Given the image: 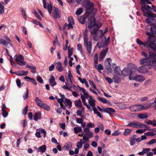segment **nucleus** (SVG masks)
Listing matches in <instances>:
<instances>
[{
    "label": "nucleus",
    "mask_w": 156,
    "mask_h": 156,
    "mask_svg": "<svg viewBox=\"0 0 156 156\" xmlns=\"http://www.w3.org/2000/svg\"><path fill=\"white\" fill-rule=\"evenodd\" d=\"M140 64L143 66L137 69L138 72L143 74L147 73L148 69L153 68L156 65V53L150 52L148 58L141 59Z\"/></svg>",
    "instance_id": "1"
},
{
    "label": "nucleus",
    "mask_w": 156,
    "mask_h": 156,
    "mask_svg": "<svg viewBox=\"0 0 156 156\" xmlns=\"http://www.w3.org/2000/svg\"><path fill=\"white\" fill-rule=\"evenodd\" d=\"M96 21V20L95 17L94 16H92L88 18L87 23L86 24L88 28L90 29V31L91 34H94L93 37V39L95 41L98 40L97 34V31L102 26L101 23L99 25L97 24Z\"/></svg>",
    "instance_id": "2"
},
{
    "label": "nucleus",
    "mask_w": 156,
    "mask_h": 156,
    "mask_svg": "<svg viewBox=\"0 0 156 156\" xmlns=\"http://www.w3.org/2000/svg\"><path fill=\"white\" fill-rule=\"evenodd\" d=\"M149 36L144 42L141 41L138 38L136 39V42L138 44L147 46L156 52V44L155 43L156 41V36H153V37L154 38L152 37L149 38Z\"/></svg>",
    "instance_id": "3"
},
{
    "label": "nucleus",
    "mask_w": 156,
    "mask_h": 156,
    "mask_svg": "<svg viewBox=\"0 0 156 156\" xmlns=\"http://www.w3.org/2000/svg\"><path fill=\"white\" fill-rule=\"evenodd\" d=\"M147 16L148 18L146 19V22L151 26L150 29L151 32H146V34L149 36V38L152 37L154 38L153 37V36H156L155 35L156 34V24L154 23H152L149 16Z\"/></svg>",
    "instance_id": "4"
},
{
    "label": "nucleus",
    "mask_w": 156,
    "mask_h": 156,
    "mask_svg": "<svg viewBox=\"0 0 156 156\" xmlns=\"http://www.w3.org/2000/svg\"><path fill=\"white\" fill-rule=\"evenodd\" d=\"M150 107L149 104L147 103L142 105H136L130 107L129 109L131 111L134 112H138L143 110L147 109Z\"/></svg>",
    "instance_id": "5"
},
{
    "label": "nucleus",
    "mask_w": 156,
    "mask_h": 156,
    "mask_svg": "<svg viewBox=\"0 0 156 156\" xmlns=\"http://www.w3.org/2000/svg\"><path fill=\"white\" fill-rule=\"evenodd\" d=\"M14 60L17 62V64L20 66L25 65L26 62L24 61V58L23 55L20 54L16 55L14 57Z\"/></svg>",
    "instance_id": "6"
},
{
    "label": "nucleus",
    "mask_w": 156,
    "mask_h": 156,
    "mask_svg": "<svg viewBox=\"0 0 156 156\" xmlns=\"http://www.w3.org/2000/svg\"><path fill=\"white\" fill-rule=\"evenodd\" d=\"M141 123L136 121L129 122L126 126L127 127H132L134 128L138 129L141 127L140 126Z\"/></svg>",
    "instance_id": "7"
},
{
    "label": "nucleus",
    "mask_w": 156,
    "mask_h": 156,
    "mask_svg": "<svg viewBox=\"0 0 156 156\" xmlns=\"http://www.w3.org/2000/svg\"><path fill=\"white\" fill-rule=\"evenodd\" d=\"M54 9L52 12V15L55 19L59 18L61 17V12L58 8L53 7Z\"/></svg>",
    "instance_id": "8"
},
{
    "label": "nucleus",
    "mask_w": 156,
    "mask_h": 156,
    "mask_svg": "<svg viewBox=\"0 0 156 156\" xmlns=\"http://www.w3.org/2000/svg\"><path fill=\"white\" fill-rule=\"evenodd\" d=\"M112 61L111 59L110 58L106 59L105 62V68L108 71L111 72L112 69L111 68V65L110 62Z\"/></svg>",
    "instance_id": "9"
},
{
    "label": "nucleus",
    "mask_w": 156,
    "mask_h": 156,
    "mask_svg": "<svg viewBox=\"0 0 156 156\" xmlns=\"http://www.w3.org/2000/svg\"><path fill=\"white\" fill-rule=\"evenodd\" d=\"M121 73L122 75L124 76L128 75L130 76L132 75L133 72L131 69L129 68H125L121 71Z\"/></svg>",
    "instance_id": "10"
},
{
    "label": "nucleus",
    "mask_w": 156,
    "mask_h": 156,
    "mask_svg": "<svg viewBox=\"0 0 156 156\" xmlns=\"http://www.w3.org/2000/svg\"><path fill=\"white\" fill-rule=\"evenodd\" d=\"M144 15L146 17L148 16L151 22L154 21L155 23H156V19H154L156 18V14L153 13L152 12H149L147 13V15L144 14Z\"/></svg>",
    "instance_id": "11"
},
{
    "label": "nucleus",
    "mask_w": 156,
    "mask_h": 156,
    "mask_svg": "<svg viewBox=\"0 0 156 156\" xmlns=\"http://www.w3.org/2000/svg\"><path fill=\"white\" fill-rule=\"evenodd\" d=\"M141 10L142 12L145 14L147 15V13L149 12H151L150 10H152L151 8L149 5H142Z\"/></svg>",
    "instance_id": "12"
},
{
    "label": "nucleus",
    "mask_w": 156,
    "mask_h": 156,
    "mask_svg": "<svg viewBox=\"0 0 156 156\" xmlns=\"http://www.w3.org/2000/svg\"><path fill=\"white\" fill-rule=\"evenodd\" d=\"M108 50V48H107L106 49H103L101 50L100 54V57L99 58V61L100 62L102 61L103 59L104 58Z\"/></svg>",
    "instance_id": "13"
},
{
    "label": "nucleus",
    "mask_w": 156,
    "mask_h": 156,
    "mask_svg": "<svg viewBox=\"0 0 156 156\" xmlns=\"http://www.w3.org/2000/svg\"><path fill=\"white\" fill-rule=\"evenodd\" d=\"M85 45L87 47V50L88 53H90L91 51L92 43L90 41L84 42Z\"/></svg>",
    "instance_id": "14"
},
{
    "label": "nucleus",
    "mask_w": 156,
    "mask_h": 156,
    "mask_svg": "<svg viewBox=\"0 0 156 156\" xmlns=\"http://www.w3.org/2000/svg\"><path fill=\"white\" fill-rule=\"evenodd\" d=\"M84 131L85 132L84 135L87 136L89 138H92L93 137V133L89 130V128L88 127L84 129Z\"/></svg>",
    "instance_id": "15"
},
{
    "label": "nucleus",
    "mask_w": 156,
    "mask_h": 156,
    "mask_svg": "<svg viewBox=\"0 0 156 156\" xmlns=\"http://www.w3.org/2000/svg\"><path fill=\"white\" fill-rule=\"evenodd\" d=\"M41 112H36L34 115V119L35 121H37L38 119H41Z\"/></svg>",
    "instance_id": "16"
},
{
    "label": "nucleus",
    "mask_w": 156,
    "mask_h": 156,
    "mask_svg": "<svg viewBox=\"0 0 156 156\" xmlns=\"http://www.w3.org/2000/svg\"><path fill=\"white\" fill-rule=\"evenodd\" d=\"M94 3L91 2L87 7H86V12L88 13H90L93 10L94 8Z\"/></svg>",
    "instance_id": "17"
},
{
    "label": "nucleus",
    "mask_w": 156,
    "mask_h": 156,
    "mask_svg": "<svg viewBox=\"0 0 156 156\" xmlns=\"http://www.w3.org/2000/svg\"><path fill=\"white\" fill-rule=\"evenodd\" d=\"M65 101L64 103L65 105L67 107L69 105L68 108H71L72 106V103L71 101L69 99L66 98H65Z\"/></svg>",
    "instance_id": "18"
},
{
    "label": "nucleus",
    "mask_w": 156,
    "mask_h": 156,
    "mask_svg": "<svg viewBox=\"0 0 156 156\" xmlns=\"http://www.w3.org/2000/svg\"><path fill=\"white\" fill-rule=\"evenodd\" d=\"M134 79L137 81L142 82L144 80L145 78L142 76L137 75L134 76Z\"/></svg>",
    "instance_id": "19"
},
{
    "label": "nucleus",
    "mask_w": 156,
    "mask_h": 156,
    "mask_svg": "<svg viewBox=\"0 0 156 156\" xmlns=\"http://www.w3.org/2000/svg\"><path fill=\"white\" fill-rule=\"evenodd\" d=\"M46 150V146L45 145H44L38 147L37 151L40 152L41 154H43L45 151Z\"/></svg>",
    "instance_id": "20"
},
{
    "label": "nucleus",
    "mask_w": 156,
    "mask_h": 156,
    "mask_svg": "<svg viewBox=\"0 0 156 156\" xmlns=\"http://www.w3.org/2000/svg\"><path fill=\"white\" fill-rule=\"evenodd\" d=\"M75 105L78 108H81L82 107V105L80 99L76 100L74 101Z\"/></svg>",
    "instance_id": "21"
},
{
    "label": "nucleus",
    "mask_w": 156,
    "mask_h": 156,
    "mask_svg": "<svg viewBox=\"0 0 156 156\" xmlns=\"http://www.w3.org/2000/svg\"><path fill=\"white\" fill-rule=\"evenodd\" d=\"M62 63L60 62H58L57 63V65L56 66V69L58 71L61 72L63 70V67L62 66Z\"/></svg>",
    "instance_id": "22"
},
{
    "label": "nucleus",
    "mask_w": 156,
    "mask_h": 156,
    "mask_svg": "<svg viewBox=\"0 0 156 156\" xmlns=\"http://www.w3.org/2000/svg\"><path fill=\"white\" fill-rule=\"evenodd\" d=\"M150 150V148H143L142 151L139 152L138 154L140 155H144L145 154L147 153Z\"/></svg>",
    "instance_id": "23"
},
{
    "label": "nucleus",
    "mask_w": 156,
    "mask_h": 156,
    "mask_svg": "<svg viewBox=\"0 0 156 156\" xmlns=\"http://www.w3.org/2000/svg\"><path fill=\"white\" fill-rule=\"evenodd\" d=\"M2 44L4 45L5 47H6L8 44H10L12 46V44L8 41H7L5 40L0 38V44Z\"/></svg>",
    "instance_id": "24"
},
{
    "label": "nucleus",
    "mask_w": 156,
    "mask_h": 156,
    "mask_svg": "<svg viewBox=\"0 0 156 156\" xmlns=\"http://www.w3.org/2000/svg\"><path fill=\"white\" fill-rule=\"evenodd\" d=\"M100 31L101 32V35L102 36H104L105 39V40L104 43V46H108L110 43V41L106 39V37L105 36H104V34L103 33L102 30H100Z\"/></svg>",
    "instance_id": "25"
},
{
    "label": "nucleus",
    "mask_w": 156,
    "mask_h": 156,
    "mask_svg": "<svg viewBox=\"0 0 156 156\" xmlns=\"http://www.w3.org/2000/svg\"><path fill=\"white\" fill-rule=\"evenodd\" d=\"M73 130L74 133L76 134H78L79 133L81 132L82 131V128L80 126H77L74 127Z\"/></svg>",
    "instance_id": "26"
},
{
    "label": "nucleus",
    "mask_w": 156,
    "mask_h": 156,
    "mask_svg": "<svg viewBox=\"0 0 156 156\" xmlns=\"http://www.w3.org/2000/svg\"><path fill=\"white\" fill-rule=\"evenodd\" d=\"M40 107L47 111H49L50 110V107L49 106L43 103H42Z\"/></svg>",
    "instance_id": "27"
},
{
    "label": "nucleus",
    "mask_w": 156,
    "mask_h": 156,
    "mask_svg": "<svg viewBox=\"0 0 156 156\" xmlns=\"http://www.w3.org/2000/svg\"><path fill=\"white\" fill-rule=\"evenodd\" d=\"M73 78V76L72 75L70 71L68 72V73L66 75V80L67 81H69L71 80Z\"/></svg>",
    "instance_id": "28"
},
{
    "label": "nucleus",
    "mask_w": 156,
    "mask_h": 156,
    "mask_svg": "<svg viewBox=\"0 0 156 156\" xmlns=\"http://www.w3.org/2000/svg\"><path fill=\"white\" fill-rule=\"evenodd\" d=\"M113 81L115 83H119L120 81V77L116 75H114L113 78Z\"/></svg>",
    "instance_id": "29"
},
{
    "label": "nucleus",
    "mask_w": 156,
    "mask_h": 156,
    "mask_svg": "<svg viewBox=\"0 0 156 156\" xmlns=\"http://www.w3.org/2000/svg\"><path fill=\"white\" fill-rule=\"evenodd\" d=\"M132 131V129H126L123 133V134L125 136H128L131 133Z\"/></svg>",
    "instance_id": "30"
},
{
    "label": "nucleus",
    "mask_w": 156,
    "mask_h": 156,
    "mask_svg": "<svg viewBox=\"0 0 156 156\" xmlns=\"http://www.w3.org/2000/svg\"><path fill=\"white\" fill-rule=\"evenodd\" d=\"M78 21L80 23L84 24L86 22V18L84 16H81L78 19Z\"/></svg>",
    "instance_id": "31"
},
{
    "label": "nucleus",
    "mask_w": 156,
    "mask_h": 156,
    "mask_svg": "<svg viewBox=\"0 0 156 156\" xmlns=\"http://www.w3.org/2000/svg\"><path fill=\"white\" fill-rule=\"evenodd\" d=\"M114 72L115 74L119 75L120 76L121 75L120 73V67L119 66H116L114 69Z\"/></svg>",
    "instance_id": "32"
},
{
    "label": "nucleus",
    "mask_w": 156,
    "mask_h": 156,
    "mask_svg": "<svg viewBox=\"0 0 156 156\" xmlns=\"http://www.w3.org/2000/svg\"><path fill=\"white\" fill-rule=\"evenodd\" d=\"M69 46L68 47V58L70 57L73 54V48H69Z\"/></svg>",
    "instance_id": "33"
},
{
    "label": "nucleus",
    "mask_w": 156,
    "mask_h": 156,
    "mask_svg": "<svg viewBox=\"0 0 156 156\" xmlns=\"http://www.w3.org/2000/svg\"><path fill=\"white\" fill-rule=\"evenodd\" d=\"M72 144L70 143H68L66 144V146L64 147L67 150H70L72 147Z\"/></svg>",
    "instance_id": "34"
},
{
    "label": "nucleus",
    "mask_w": 156,
    "mask_h": 156,
    "mask_svg": "<svg viewBox=\"0 0 156 156\" xmlns=\"http://www.w3.org/2000/svg\"><path fill=\"white\" fill-rule=\"evenodd\" d=\"M106 110L108 112V113H107L109 114H110L111 113H114L115 112V110L114 109L111 108H106Z\"/></svg>",
    "instance_id": "35"
},
{
    "label": "nucleus",
    "mask_w": 156,
    "mask_h": 156,
    "mask_svg": "<svg viewBox=\"0 0 156 156\" xmlns=\"http://www.w3.org/2000/svg\"><path fill=\"white\" fill-rule=\"evenodd\" d=\"M138 117L140 119H147L148 118V116L147 115L145 114H139Z\"/></svg>",
    "instance_id": "36"
},
{
    "label": "nucleus",
    "mask_w": 156,
    "mask_h": 156,
    "mask_svg": "<svg viewBox=\"0 0 156 156\" xmlns=\"http://www.w3.org/2000/svg\"><path fill=\"white\" fill-rule=\"evenodd\" d=\"M47 9L49 14H51L52 12V6L51 4H48L47 6Z\"/></svg>",
    "instance_id": "37"
},
{
    "label": "nucleus",
    "mask_w": 156,
    "mask_h": 156,
    "mask_svg": "<svg viewBox=\"0 0 156 156\" xmlns=\"http://www.w3.org/2000/svg\"><path fill=\"white\" fill-rule=\"evenodd\" d=\"M91 2H89V1L88 2L84 0L83 1L82 3L83 6V7L86 8L87 7V6H88V5H89V4L91 3Z\"/></svg>",
    "instance_id": "38"
},
{
    "label": "nucleus",
    "mask_w": 156,
    "mask_h": 156,
    "mask_svg": "<svg viewBox=\"0 0 156 156\" xmlns=\"http://www.w3.org/2000/svg\"><path fill=\"white\" fill-rule=\"evenodd\" d=\"M28 106L27 105L24 109H23L22 111V113L23 115H25L27 114Z\"/></svg>",
    "instance_id": "39"
},
{
    "label": "nucleus",
    "mask_w": 156,
    "mask_h": 156,
    "mask_svg": "<svg viewBox=\"0 0 156 156\" xmlns=\"http://www.w3.org/2000/svg\"><path fill=\"white\" fill-rule=\"evenodd\" d=\"M83 12V9L82 8H79L76 12V14L79 15L81 14Z\"/></svg>",
    "instance_id": "40"
},
{
    "label": "nucleus",
    "mask_w": 156,
    "mask_h": 156,
    "mask_svg": "<svg viewBox=\"0 0 156 156\" xmlns=\"http://www.w3.org/2000/svg\"><path fill=\"white\" fill-rule=\"evenodd\" d=\"M35 101L37 103V105L39 107L42 103V102L39 100L37 97H36L35 98Z\"/></svg>",
    "instance_id": "41"
},
{
    "label": "nucleus",
    "mask_w": 156,
    "mask_h": 156,
    "mask_svg": "<svg viewBox=\"0 0 156 156\" xmlns=\"http://www.w3.org/2000/svg\"><path fill=\"white\" fill-rule=\"evenodd\" d=\"M19 9L20 10V11L22 12L24 18L26 20V14L25 11L24 9L21 8H20Z\"/></svg>",
    "instance_id": "42"
},
{
    "label": "nucleus",
    "mask_w": 156,
    "mask_h": 156,
    "mask_svg": "<svg viewBox=\"0 0 156 156\" xmlns=\"http://www.w3.org/2000/svg\"><path fill=\"white\" fill-rule=\"evenodd\" d=\"M33 12L34 14L40 20H42V19L38 14V12L35 10H34Z\"/></svg>",
    "instance_id": "43"
},
{
    "label": "nucleus",
    "mask_w": 156,
    "mask_h": 156,
    "mask_svg": "<svg viewBox=\"0 0 156 156\" xmlns=\"http://www.w3.org/2000/svg\"><path fill=\"white\" fill-rule=\"evenodd\" d=\"M89 102L90 104V105L92 106L93 107V108L95 107V103L94 102L95 101L94 100H89Z\"/></svg>",
    "instance_id": "44"
},
{
    "label": "nucleus",
    "mask_w": 156,
    "mask_h": 156,
    "mask_svg": "<svg viewBox=\"0 0 156 156\" xmlns=\"http://www.w3.org/2000/svg\"><path fill=\"white\" fill-rule=\"evenodd\" d=\"M140 126L141 127H140V128H142L143 127L145 128L146 129H145V130H148V129H150V127L148 126L147 125L145 124H142L141 123V125H140Z\"/></svg>",
    "instance_id": "45"
},
{
    "label": "nucleus",
    "mask_w": 156,
    "mask_h": 156,
    "mask_svg": "<svg viewBox=\"0 0 156 156\" xmlns=\"http://www.w3.org/2000/svg\"><path fill=\"white\" fill-rule=\"evenodd\" d=\"M77 49L79 51L81 54H83V52L82 50V45L80 44H79L77 45Z\"/></svg>",
    "instance_id": "46"
},
{
    "label": "nucleus",
    "mask_w": 156,
    "mask_h": 156,
    "mask_svg": "<svg viewBox=\"0 0 156 156\" xmlns=\"http://www.w3.org/2000/svg\"><path fill=\"white\" fill-rule=\"evenodd\" d=\"M68 86H69V87H70V88H72L73 87H76V86L73 84V83L72 81V80H70L69 81H67Z\"/></svg>",
    "instance_id": "47"
},
{
    "label": "nucleus",
    "mask_w": 156,
    "mask_h": 156,
    "mask_svg": "<svg viewBox=\"0 0 156 156\" xmlns=\"http://www.w3.org/2000/svg\"><path fill=\"white\" fill-rule=\"evenodd\" d=\"M37 79L38 82L41 83H43V80L41 77L39 75H37Z\"/></svg>",
    "instance_id": "48"
},
{
    "label": "nucleus",
    "mask_w": 156,
    "mask_h": 156,
    "mask_svg": "<svg viewBox=\"0 0 156 156\" xmlns=\"http://www.w3.org/2000/svg\"><path fill=\"white\" fill-rule=\"evenodd\" d=\"M98 99L104 103H106L107 102V101L106 99H105L103 98L98 97Z\"/></svg>",
    "instance_id": "49"
},
{
    "label": "nucleus",
    "mask_w": 156,
    "mask_h": 156,
    "mask_svg": "<svg viewBox=\"0 0 156 156\" xmlns=\"http://www.w3.org/2000/svg\"><path fill=\"white\" fill-rule=\"evenodd\" d=\"M55 79L54 77L53 76H51L49 80V82L50 83H52L54 82L55 81Z\"/></svg>",
    "instance_id": "50"
},
{
    "label": "nucleus",
    "mask_w": 156,
    "mask_h": 156,
    "mask_svg": "<svg viewBox=\"0 0 156 156\" xmlns=\"http://www.w3.org/2000/svg\"><path fill=\"white\" fill-rule=\"evenodd\" d=\"M14 74H16V75L20 76H23V71H19L16 72H15V73H13Z\"/></svg>",
    "instance_id": "51"
},
{
    "label": "nucleus",
    "mask_w": 156,
    "mask_h": 156,
    "mask_svg": "<svg viewBox=\"0 0 156 156\" xmlns=\"http://www.w3.org/2000/svg\"><path fill=\"white\" fill-rule=\"evenodd\" d=\"M97 107L99 110L102 112H105L106 113L108 112L106 110V109H103L98 106H97Z\"/></svg>",
    "instance_id": "52"
},
{
    "label": "nucleus",
    "mask_w": 156,
    "mask_h": 156,
    "mask_svg": "<svg viewBox=\"0 0 156 156\" xmlns=\"http://www.w3.org/2000/svg\"><path fill=\"white\" fill-rule=\"evenodd\" d=\"M21 123L23 124V127L25 128L26 125H27V119L23 120L21 121Z\"/></svg>",
    "instance_id": "53"
},
{
    "label": "nucleus",
    "mask_w": 156,
    "mask_h": 156,
    "mask_svg": "<svg viewBox=\"0 0 156 156\" xmlns=\"http://www.w3.org/2000/svg\"><path fill=\"white\" fill-rule=\"evenodd\" d=\"M144 2H143L142 1H140L141 5H145V2L147 4H151V2L149 0H144Z\"/></svg>",
    "instance_id": "54"
},
{
    "label": "nucleus",
    "mask_w": 156,
    "mask_h": 156,
    "mask_svg": "<svg viewBox=\"0 0 156 156\" xmlns=\"http://www.w3.org/2000/svg\"><path fill=\"white\" fill-rule=\"evenodd\" d=\"M145 134L147 136H154L155 135V133H154L153 132H147Z\"/></svg>",
    "instance_id": "55"
},
{
    "label": "nucleus",
    "mask_w": 156,
    "mask_h": 156,
    "mask_svg": "<svg viewBox=\"0 0 156 156\" xmlns=\"http://www.w3.org/2000/svg\"><path fill=\"white\" fill-rule=\"evenodd\" d=\"M26 67L27 68H29L32 70H35L36 69V67L35 66H31L27 64L26 66Z\"/></svg>",
    "instance_id": "56"
},
{
    "label": "nucleus",
    "mask_w": 156,
    "mask_h": 156,
    "mask_svg": "<svg viewBox=\"0 0 156 156\" xmlns=\"http://www.w3.org/2000/svg\"><path fill=\"white\" fill-rule=\"evenodd\" d=\"M76 122L78 123L81 124L83 122V120L81 118H76Z\"/></svg>",
    "instance_id": "57"
},
{
    "label": "nucleus",
    "mask_w": 156,
    "mask_h": 156,
    "mask_svg": "<svg viewBox=\"0 0 156 156\" xmlns=\"http://www.w3.org/2000/svg\"><path fill=\"white\" fill-rule=\"evenodd\" d=\"M87 126L90 128H94L95 127V125L94 123L89 122L87 124Z\"/></svg>",
    "instance_id": "58"
},
{
    "label": "nucleus",
    "mask_w": 156,
    "mask_h": 156,
    "mask_svg": "<svg viewBox=\"0 0 156 156\" xmlns=\"http://www.w3.org/2000/svg\"><path fill=\"white\" fill-rule=\"evenodd\" d=\"M156 142V140L155 139H153L151 140L148 142L147 143V144H148L150 145H151L154 143H155Z\"/></svg>",
    "instance_id": "59"
},
{
    "label": "nucleus",
    "mask_w": 156,
    "mask_h": 156,
    "mask_svg": "<svg viewBox=\"0 0 156 156\" xmlns=\"http://www.w3.org/2000/svg\"><path fill=\"white\" fill-rule=\"evenodd\" d=\"M8 114V112L6 110L4 111H2V115L4 118L6 117L7 116Z\"/></svg>",
    "instance_id": "60"
},
{
    "label": "nucleus",
    "mask_w": 156,
    "mask_h": 156,
    "mask_svg": "<svg viewBox=\"0 0 156 156\" xmlns=\"http://www.w3.org/2000/svg\"><path fill=\"white\" fill-rule=\"evenodd\" d=\"M96 69L98 71L99 70H103V67L101 64H99Z\"/></svg>",
    "instance_id": "61"
},
{
    "label": "nucleus",
    "mask_w": 156,
    "mask_h": 156,
    "mask_svg": "<svg viewBox=\"0 0 156 156\" xmlns=\"http://www.w3.org/2000/svg\"><path fill=\"white\" fill-rule=\"evenodd\" d=\"M136 142V139L133 138L130 141V144L131 145H133Z\"/></svg>",
    "instance_id": "62"
},
{
    "label": "nucleus",
    "mask_w": 156,
    "mask_h": 156,
    "mask_svg": "<svg viewBox=\"0 0 156 156\" xmlns=\"http://www.w3.org/2000/svg\"><path fill=\"white\" fill-rule=\"evenodd\" d=\"M105 80L107 81L109 83H111L113 82L112 80L110 77H106V78H105Z\"/></svg>",
    "instance_id": "63"
},
{
    "label": "nucleus",
    "mask_w": 156,
    "mask_h": 156,
    "mask_svg": "<svg viewBox=\"0 0 156 156\" xmlns=\"http://www.w3.org/2000/svg\"><path fill=\"white\" fill-rule=\"evenodd\" d=\"M77 147L78 148H81L83 146L82 143L78 142L77 144Z\"/></svg>",
    "instance_id": "64"
}]
</instances>
